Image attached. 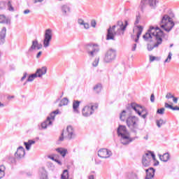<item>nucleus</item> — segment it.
Segmentation results:
<instances>
[{"label": "nucleus", "instance_id": "1", "mask_svg": "<svg viewBox=\"0 0 179 179\" xmlns=\"http://www.w3.org/2000/svg\"><path fill=\"white\" fill-rule=\"evenodd\" d=\"M163 36L164 33L159 27H150L148 31L143 36V38L146 41L148 51H153L154 48H157L163 43Z\"/></svg>", "mask_w": 179, "mask_h": 179}, {"label": "nucleus", "instance_id": "2", "mask_svg": "<svg viewBox=\"0 0 179 179\" xmlns=\"http://www.w3.org/2000/svg\"><path fill=\"white\" fill-rule=\"evenodd\" d=\"M127 26H128V21L125 20L124 24L122 20L117 21L116 24L108 29L106 40H115V36H124Z\"/></svg>", "mask_w": 179, "mask_h": 179}, {"label": "nucleus", "instance_id": "3", "mask_svg": "<svg viewBox=\"0 0 179 179\" xmlns=\"http://www.w3.org/2000/svg\"><path fill=\"white\" fill-rule=\"evenodd\" d=\"M117 136L120 138V143L124 145H129L131 142H134V141L139 138L138 136L131 137L129 131H128L127 127L124 125H119L117 128Z\"/></svg>", "mask_w": 179, "mask_h": 179}, {"label": "nucleus", "instance_id": "4", "mask_svg": "<svg viewBox=\"0 0 179 179\" xmlns=\"http://www.w3.org/2000/svg\"><path fill=\"white\" fill-rule=\"evenodd\" d=\"M139 118L136 116H129L126 120V123L131 132L137 135L139 131Z\"/></svg>", "mask_w": 179, "mask_h": 179}, {"label": "nucleus", "instance_id": "5", "mask_svg": "<svg viewBox=\"0 0 179 179\" xmlns=\"http://www.w3.org/2000/svg\"><path fill=\"white\" fill-rule=\"evenodd\" d=\"M160 27L162 29L165 30V31H171L173 27H174V22L170 16L165 15L162 17L161 20Z\"/></svg>", "mask_w": 179, "mask_h": 179}, {"label": "nucleus", "instance_id": "6", "mask_svg": "<svg viewBox=\"0 0 179 179\" xmlns=\"http://www.w3.org/2000/svg\"><path fill=\"white\" fill-rule=\"evenodd\" d=\"M130 108H132L136 111V113L141 117L143 118V120H146V117L149 115V112H148V110L145 108V107L138 105L135 103H131V106H129Z\"/></svg>", "mask_w": 179, "mask_h": 179}, {"label": "nucleus", "instance_id": "7", "mask_svg": "<svg viewBox=\"0 0 179 179\" xmlns=\"http://www.w3.org/2000/svg\"><path fill=\"white\" fill-rule=\"evenodd\" d=\"M85 50L87 51V54L90 58H94L96 54H99L100 51V48H99V45L90 43L85 46Z\"/></svg>", "mask_w": 179, "mask_h": 179}, {"label": "nucleus", "instance_id": "8", "mask_svg": "<svg viewBox=\"0 0 179 179\" xmlns=\"http://www.w3.org/2000/svg\"><path fill=\"white\" fill-rule=\"evenodd\" d=\"M76 134H75V130H73V127L72 126H68L66 131L64 130L62 133V136L59 137V141H64V138L66 139H74L76 138Z\"/></svg>", "mask_w": 179, "mask_h": 179}, {"label": "nucleus", "instance_id": "9", "mask_svg": "<svg viewBox=\"0 0 179 179\" xmlns=\"http://www.w3.org/2000/svg\"><path fill=\"white\" fill-rule=\"evenodd\" d=\"M156 160V155L152 152H148L143 155L142 164L143 167H149L152 161Z\"/></svg>", "mask_w": 179, "mask_h": 179}, {"label": "nucleus", "instance_id": "10", "mask_svg": "<svg viewBox=\"0 0 179 179\" xmlns=\"http://www.w3.org/2000/svg\"><path fill=\"white\" fill-rule=\"evenodd\" d=\"M117 58V50L115 49L110 48L106 51L103 57V62L105 64H111L113 61Z\"/></svg>", "mask_w": 179, "mask_h": 179}, {"label": "nucleus", "instance_id": "11", "mask_svg": "<svg viewBox=\"0 0 179 179\" xmlns=\"http://www.w3.org/2000/svg\"><path fill=\"white\" fill-rule=\"evenodd\" d=\"M57 114H59V110H54L47 117V119L41 123L42 129H47L48 127L52 125V121L55 120V115H57Z\"/></svg>", "mask_w": 179, "mask_h": 179}, {"label": "nucleus", "instance_id": "12", "mask_svg": "<svg viewBox=\"0 0 179 179\" xmlns=\"http://www.w3.org/2000/svg\"><path fill=\"white\" fill-rule=\"evenodd\" d=\"M157 3V0H141L139 8L141 12H144L146 7L148 6L151 9H155Z\"/></svg>", "mask_w": 179, "mask_h": 179}, {"label": "nucleus", "instance_id": "13", "mask_svg": "<svg viewBox=\"0 0 179 179\" xmlns=\"http://www.w3.org/2000/svg\"><path fill=\"white\" fill-rule=\"evenodd\" d=\"M99 108V105H91V106H86L82 110V114L83 117H90V115H93L94 113V110H97Z\"/></svg>", "mask_w": 179, "mask_h": 179}, {"label": "nucleus", "instance_id": "14", "mask_svg": "<svg viewBox=\"0 0 179 179\" xmlns=\"http://www.w3.org/2000/svg\"><path fill=\"white\" fill-rule=\"evenodd\" d=\"M52 40V30L48 29L45 31L44 39H43V47L44 48H48L50 47V43Z\"/></svg>", "mask_w": 179, "mask_h": 179}, {"label": "nucleus", "instance_id": "15", "mask_svg": "<svg viewBox=\"0 0 179 179\" xmlns=\"http://www.w3.org/2000/svg\"><path fill=\"white\" fill-rule=\"evenodd\" d=\"M112 155L113 152L106 148H102L98 151V156L101 157V159H108Z\"/></svg>", "mask_w": 179, "mask_h": 179}, {"label": "nucleus", "instance_id": "16", "mask_svg": "<svg viewBox=\"0 0 179 179\" xmlns=\"http://www.w3.org/2000/svg\"><path fill=\"white\" fill-rule=\"evenodd\" d=\"M26 155V151L24 150V148L22 146H20L17 149L16 152L15 153V157L16 159H22V157H24V155Z\"/></svg>", "mask_w": 179, "mask_h": 179}, {"label": "nucleus", "instance_id": "17", "mask_svg": "<svg viewBox=\"0 0 179 179\" xmlns=\"http://www.w3.org/2000/svg\"><path fill=\"white\" fill-rule=\"evenodd\" d=\"M43 48V45L38 43V41L35 40L32 41V45L29 48V51L31 52L34 50H41Z\"/></svg>", "mask_w": 179, "mask_h": 179}, {"label": "nucleus", "instance_id": "18", "mask_svg": "<svg viewBox=\"0 0 179 179\" xmlns=\"http://www.w3.org/2000/svg\"><path fill=\"white\" fill-rule=\"evenodd\" d=\"M5 38H6V27H3L0 31V45L5 44Z\"/></svg>", "mask_w": 179, "mask_h": 179}, {"label": "nucleus", "instance_id": "19", "mask_svg": "<svg viewBox=\"0 0 179 179\" xmlns=\"http://www.w3.org/2000/svg\"><path fill=\"white\" fill-rule=\"evenodd\" d=\"M61 10L63 16H68V13H71V7L68 4L62 5Z\"/></svg>", "mask_w": 179, "mask_h": 179}, {"label": "nucleus", "instance_id": "20", "mask_svg": "<svg viewBox=\"0 0 179 179\" xmlns=\"http://www.w3.org/2000/svg\"><path fill=\"white\" fill-rule=\"evenodd\" d=\"M155 170L152 167L145 169V173H146L145 179L153 178V177H155Z\"/></svg>", "mask_w": 179, "mask_h": 179}, {"label": "nucleus", "instance_id": "21", "mask_svg": "<svg viewBox=\"0 0 179 179\" xmlns=\"http://www.w3.org/2000/svg\"><path fill=\"white\" fill-rule=\"evenodd\" d=\"M45 73H47V67L45 66H43L41 69H38L35 73L38 78H41V76H43V75H45Z\"/></svg>", "mask_w": 179, "mask_h": 179}, {"label": "nucleus", "instance_id": "22", "mask_svg": "<svg viewBox=\"0 0 179 179\" xmlns=\"http://www.w3.org/2000/svg\"><path fill=\"white\" fill-rule=\"evenodd\" d=\"M0 23L3 24H10V18L3 15H0Z\"/></svg>", "mask_w": 179, "mask_h": 179}, {"label": "nucleus", "instance_id": "23", "mask_svg": "<svg viewBox=\"0 0 179 179\" xmlns=\"http://www.w3.org/2000/svg\"><path fill=\"white\" fill-rule=\"evenodd\" d=\"M137 34H136V38L134 40L136 43H138L139 41V37H141V35L142 34V32L143 31V27L141 25H138L137 27Z\"/></svg>", "mask_w": 179, "mask_h": 179}, {"label": "nucleus", "instance_id": "24", "mask_svg": "<svg viewBox=\"0 0 179 179\" xmlns=\"http://www.w3.org/2000/svg\"><path fill=\"white\" fill-rule=\"evenodd\" d=\"M158 156L159 157V160H161V162H164V163L169 162L170 159V154L168 152L164 153L163 155H159Z\"/></svg>", "mask_w": 179, "mask_h": 179}, {"label": "nucleus", "instance_id": "25", "mask_svg": "<svg viewBox=\"0 0 179 179\" xmlns=\"http://www.w3.org/2000/svg\"><path fill=\"white\" fill-rule=\"evenodd\" d=\"M128 117H131V115H128V111L127 110H123L120 115V119L122 121H127Z\"/></svg>", "mask_w": 179, "mask_h": 179}, {"label": "nucleus", "instance_id": "26", "mask_svg": "<svg viewBox=\"0 0 179 179\" xmlns=\"http://www.w3.org/2000/svg\"><path fill=\"white\" fill-rule=\"evenodd\" d=\"M56 152H57V153H59V155H61L62 157H65V156H66V153H68V150L62 148H59L56 149Z\"/></svg>", "mask_w": 179, "mask_h": 179}, {"label": "nucleus", "instance_id": "27", "mask_svg": "<svg viewBox=\"0 0 179 179\" xmlns=\"http://www.w3.org/2000/svg\"><path fill=\"white\" fill-rule=\"evenodd\" d=\"M80 104V101H74L73 102V110L77 114L79 113V110H78V108H79Z\"/></svg>", "mask_w": 179, "mask_h": 179}, {"label": "nucleus", "instance_id": "28", "mask_svg": "<svg viewBox=\"0 0 179 179\" xmlns=\"http://www.w3.org/2000/svg\"><path fill=\"white\" fill-rule=\"evenodd\" d=\"M34 143H36L35 141L29 140L28 142H24V145L27 150H30V148H31V145H34Z\"/></svg>", "mask_w": 179, "mask_h": 179}, {"label": "nucleus", "instance_id": "29", "mask_svg": "<svg viewBox=\"0 0 179 179\" xmlns=\"http://www.w3.org/2000/svg\"><path fill=\"white\" fill-rule=\"evenodd\" d=\"M47 178H48V176H47V171L44 168H42L41 169L40 179H47Z\"/></svg>", "mask_w": 179, "mask_h": 179}, {"label": "nucleus", "instance_id": "30", "mask_svg": "<svg viewBox=\"0 0 179 179\" xmlns=\"http://www.w3.org/2000/svg\"><path fill=\"white\" fill-rule=\"evenodd\" d=\"M93 90L94 93H96V94H99L100 92H101V84H96L94 87Z\"/></svg>", "mask_w": 179, "mask_h": 179}, {"label": "nucleus", "instance_id": "31", "mask_svg": "<svg viewBox=\"0 0 179 179\" xmlns=\"http://www.w3.org/2000/svg\"><path fill=\"white\" fill-rule=\"evenodd\" d=\"M6 170V167L4 165L0 166V179L3 178L5 177V171Z\"/></svg>", "mask_w": 179, "mask_h": 179}, {"label": "nucleus", "instance_id": "32", "mask_svg": "<svg viewBox=\"0 0 179 179\" xmlns=\"http://www.w3.org/2000/svg\"><path fill=\"white\" fill-rule=\"evenodd\" d=\"M68 103H69V100H68V98H64L61 100L59 107H62V106H68Z\"/></svg>", "mask_w": 179, "mask_h": 179}, {"label": "nucleus", "instance_id": "33", "mask_svg": "<svg viewBox=\"0 0 179 179\" xmlns=\"http://www.w3.org/2000/svg\"><path fill=\"white\" fill-rule=\"evenodd\" d=\"M127 178L128 179H139L138 178V174H136V173H134V172H131V173H128Z\"/></svg>", "mask_w": 179, "mask_h": 179}, {"label": "nucleus", "instance_id": "34", "mask_svg": "<svg viewBox=\"0 0 179 179\" xmlns=\"http://www.w3.org/2000/svg\"><path fill=\"white\" fill-rule=\"evenodd\" d=\"M156 124H157V127H158V128H162V126L164 125V124H166V120H164L163 119H159L156 121Z\"/></svg>", "mask_w": 179, "mask_h": 179}, {"label": "nucleus", "instance_id": "35", "mask_svg": "<svg viewBox=\"0 0 179 179\" xmlns=\"http://www.w3.org/2000/svg\"><path fill=\"white\" fill-rule=\"evenodd\" d=\"M36 78H38L37 74H36V73L34 74H31L30 76H29L27 82H33V80H34Z\"/></svg>", "mask_w": 179, "mask_h": 179}, {"label": "nucleus", "instance_id": "36", "mask_svg": "<svg viewBox=\"0 0 179 179\" xmlns=\"http://www.w3.org/2000/svg\"><path fill=\"white\" fill-rule=\"evenodd\" d=\"M139 22H141V13L138 12L136 15L135 24H138Z\"/></svg>", "mask_w": 179, "mask_h": 179}, {"label": "nucleus", "instance_id": "37", "mask_svg": "<svg viewBox=\"0 0 179 179\" xmlns=\"http://www.w3.org/2000/svg\"><path fill=\"white\" fill-rule=\"evenodd\" d=\"M171 57H173V53L170 52L168 55L167 58L164 60V64L170 62L171 61Z\"/></svg>", "mask_w": 179, "mask_h": 179}, {"label": "nucleus", "instance_id": "38", "mask_svg": "<svg viewBox=\"0 0 179 179\" xmlns=\"http://www.w3.org/2000/svg\"><path fill=\"white\" fill-rule=\"evenodd\" d=\"M7 6H8V10H10V12H13L15 10V8H13V6H12V3L10 1L8 2Z\"/></svg>", "mask_w": 179, "mask_h": 179}, {"label": "nucleus", "instance_id": "39", "mask_svg": "<svg viewBox=\"0 0 179 179\" xmlns=\"http://www.w3.org/2000/svg\"><path fill=\"white\" fill-rule=\"evenodd\" d=\"M100 61V58H95L94 61L92 62V66H97L99 65V62Z\"/></svg>", "mask_w": 179, "mask_h": 179}, {"label": "nucleus", "instance_id": "40", "mask_svg": "<svg viewBox=\"0 0 179 179\" xmlns=\"http://www.w3.org/2000/svg\"><path fill=\"white\" fill-rule=\"evenodd\" d=\"M166 109H164V108H160V109H158L157 110V114H161V115H163V114H164V110H165Z\"/></svg>", "mask_w": 179, "mask_h": 179}, {"label": "nucleus", "instance_id": "41", "mask_svg": "<svg viewBox=\"0 0 179 179\" xmlns=\"http://www.w3.org/2000/svg\"><path fill=\"white\" fill-rule=\"evenodd\" d=\"M78 23L80 26H83V24H85V20H83V19L80 18V19L78 20Z\"/></svg>", "mask_w": 179, "mask_h": 179}, {"label": "nucleus", "instance_id": "42", "mask_svg": "<svg viewBox=\"0 0 179 179\" xmlns=\"http://www.w3.org/2000/svg\"><path fill=\"white\" fill-rule=\"evenodd\" d=\"M173 97H174V96L173 94H171L170 92H169L166 95V99H167L168 100L170 99H173Z\"/></svg>", "mask_w": 179, "mask_h": 179}, {"label": "nucleus", "instance_id": "43", "mask_svg": "<svg viewBox=\"0 0 179 179\" xmlns=\"http://www.w3.org/2000/svg\"><path fill=\"white\" fill-rule=\"evenodd\" d=\"M5 9V2H0V10Z\"/></svg>", "mask_w": 179, "mask_h": 179}, {"label": "nucleus", "instance_id": "44", "mask_svg": "<svg viewBox=\"0 0 179 179\" xmlns=\"http://www.w3.org/2000/svg\"><path fill=\"white\" fill-rule=\"evenodd\" d=\"M96 24H97V22H96V20H92L91 21V26H92V27H96Z\"/></svg>", "mask_w": 179, "mask_h": 179}, {"label": "nucleus", "instance_id": "45", "mask_svg": "<svg viewBox=\"0 0 179 179\" xmlns=\"http://www.w3.org/2000/svg\"><path fill=\"white\" fill-rule=\"evenodd\" d=\"M83 26H84V29H89L90 27L89 23L87 22H84V24Z\"/></svg>", "mask_w": 179, "mask_h": 179}, {"label": "nucleus", "instance_id": "46", "mask_svg": "<svg viewBox=\"0 0 179 179\" xmlns=\"http://www.w3.org/2000/svg\"><path fill=\"white\" fill-rule=\"evenodd\" d=\"M156 58H157V57H156L155 56H150V62H153V61H155L156 59Z\"/></svg>", "mask_w": 179, "mask_h": 179}, {"label": "nucleus", "instance_id": "47", "mask_svg": "<svg viewBox=\"0 0 179 179\" xmlns=\"http://www.w3.org/2000/svg\"><path fill=\"white\" fill-rule=\"evenodd\" d=\"M150 101L151 103H155V94H151V96H150Z\"/></svg>", "mask_w": 179, "mask_h": 179}, {"label": "nucleus", "instance_id": "48", "mask_svg": "<svg viewBox=\"0 0 179 179\" xmlns=\"http://www.w3.org/2000/svg\"><path fill=\"white\" fill-rule=\"evenodd\" d=\"M173 103H175L176 104H177V103L178 102V98L173 96Z\"/></svg>", "mask_w": 179, "mask_h": 179}, {"label": "nucleus", "instance_id": "49", "mask_svg": "<svg viewBox=\"0 0 179 179\" xmlns=\"http://www.w3.org/2000/svg\"><path fill=\"white\" fill-rule=\"evenodd\" d=\"M27 78V73H24V75L22 76V78H21V81L23 82V80Z\"/></svg>", "mask_w": 179, "mask_h": 179}, {"label": "nucleus", "instance_id": "50", "mask_svg": "<svg viewBox=\"0 0 179 179\" xmlns=\"http://www.w3.org/2000/svg\"><path fill=\"white\" fill-rule=\"evenodd\" d=\"M131 51H136V43L133 44Z\"/></svg>", "mask_w": 179, "mask_h": 179}, {"label": "nucleus", "instance_id": "51", "mask_svg": "<svg viewBox=\"0 0 179 179\" xmlns=\"http://www.w3.org/2000/svg\"><path fill=\"white\" fill-rule=\"evenodd\" d=\"M55 162L56 163H57V164H59V166H62V162H61V161H59V159H55Z\"/></svg>", "mask_w": 179, "mask_h": 179}, {"label": "nucleus", "instance_id": "52", "mask_svg": "<svg viewBox=\"0 0 179 179\" xmlns=\"http://www.w3.org/2000/svg\"><path fill=\"white\" fill-rule=\"evenodd\" d=\"M23 13H24V15H29V13H30V10L27 9V10H24Z\"/></svg>", "mask_w": 179, "mask_h": 179}, {"label": "nucleus", "instance_id": "53", "mask_svg": "<svg viewBox=\"0 0 179 179\" xmlns=\"http://www.w3.org/2000/svg\"><path fill=\"white\" fill-rule=\"evenodd\" d=\"M41 54H43V52L39 51L36 55V58H40V57H41Z\"/></svg>", "mask_w": 179, "mask_h": 179}, {"label": "nucleus", "instance_id": "54", "mask_svg": "<svg viewBox=\"0 0 179 179\" xmlns=\"http://www.w3.org/2000/svg\"><path fill=\"white\" fill-rule=\"evenodd\" d=\"M43 1H44V0H34V3H37L38 2L41 3V2H43Z\"/></svg>", "mask_w": 179, "mask_h": 179}, {"label": "nucleus", "instance_id": "55", "mask_svg": "<svg viewBox=\"0 0 179 179\" xmlns=\"http://www.w3.org/2000/svg\"><path fill=\"white\" fill-rule=\"evenodd\" d=\"M88 179H94V175L89 176Z\"/></svg>", "mask_w": 179, "mask_h": 179}, {"label": "nucleus", "instance_id": "56", "mask_svg": "<svg viewBox=\"0 0 179 179\" xmlns=\"http://www.w3.org/2000/svg\"><path fill=\"white\" fill-rule=\"evenodd\" d=\"M143 139L148 141V139H149V135L147 134L145 136L143 137Z\"/></svg>", "mask_w": 179, "mask_h": 179}, {"label": "nucleus", "instance_id": "57", "mask_svg": "<svg viewBox=\"0 0 179 179\" xmlns=\"http://www.w3.org/2000/svg\"><path fill=\"white\" fill-rule=\"evenodd\" d=\"M50 159H51V160H53V162H55L56 159L54 157H50Z\"/></svg>", "mask_w": 179, "mask_h": 179}, {"label": "nucleus", "instance_id": "58", "mask_svg": "<svg viewBox=\"0 0 179 179\" xmlns=\"http://www.w3.org/2000/svg\"><path fill=\"white\" fill-rule=\"evenodd\" d=\"M8 99H15V96H8Z\"/></svg>", "mask_w": 179, "mask_h": 179}, {"label": "nucleus", "instance_id": "59", "mask_svg": "<svg viewBox=\"0 0 179 179\" xmlns=\"http://www.w3.org/2000/svg\"><path fill=\"white\" fill-rule=\"evenodd\" d=\"M154 166H159V161H157V162L154 164Z\"/></svg>", "mask_w": 179, "mask_h": 179}, {"label": "nucleus", "instance_id": "60", "mask_svg": "<svg viewBox=\"0 0 179 179\" xmlns=\"http://www.w3.org/2000/svg\"><path fill=\"white\" fill-rule=\"evenodd\" d=\"M8 159H12V163H13V162H15V158H12L10 157H9Z\"/></svg>", "mask_w": 179, "mask_h": 179}, {"label": "nucleus", "instance_id": "61", "mask_svg": "<svg viewBox=\"0 0 179 179\" xmlns=\"http://www.w3.org/2000/svg\"><path fill=\"white\" fill-rule=\"evenodd\" d=\"M173 45H174V44H171L170 48H171V47H173Z\"/></svg>", "mask_w": 179, "mask_h": 179}, {"label": "nucleus", "instance_id": "62", "mask_svg": "<svg viewBox=\"0 0 179 179\" xmlns=\"http://www.w3.org/2000/svg\"><path fill=\"white\" fill-rule=\"evenodd\" d=\"M27 83V81H26V82L24 83V86L26 85Z\"/></svg>", "mask_w": 179, "mask_h": 179}, {"label": "nucleus", "instance_id": "63", "mask_svg": "<svg viewBox=\"0 0 179 179\" xmlns=\"http://www.w3.org/2000/svg\"><path fill=\"white\" fill-rule=\"evenodd\" d=\"M134 37H135V36L132 35V36H131V38H134Z\"/></svg>", "mask_w": 179, "mask_h": 179}, {"label": "nucleus", "instance_id": "64", "mask_svg": "<svg viewBox=\"0 0 179 179\" xmlns=\"http://www.w3.org/2000/svg\"><path fill=\"white\" fill-rule=\"evenodd\" d=\"M59 1H62V0H59Z\"/></svg>", "mask_w": 179, "mask_h": 179}]
</instances>
